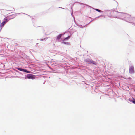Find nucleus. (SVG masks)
<instances>
[{"label":"nucleus","instance_id":"obj_1","mask_svg":"<svg viewBox=\"0 0 135 135\" xmlns=\"http://www.w3.org/2000/svg\"><path fill=\"white\" fill-rule=\"evenodd\" d=\"M84 61L87 62L88 64H92L95 65H96V63L95 62L93 61L91 59H85Z\"/></svg>","mask_w":135,"mask_h":135},{"label":"nucleus","instance_id":"obj_12","mask_svg":"<svg viewBox=\"0 0 135 135\" xmlns=\"http://www.w3.org/2000/svg\"><path fill=\"white\" fill-rule=\"evenodd\" d=\"M20 15H24L25 14L24 13H20Z\"/></svg>","mask_w":135,"mask_h":135},{"label":"nucleus","instance_id":"obj_4","mask_svg":"<svg viewBox=\"0 0 135 135\" xmlns=\"http://www.w3.org/2000/svg\"><path fill=\"white\" fill-rule=\"evenodd\" d=\"M70 38V36H68V37L65 38L64 40H63V41L61 43L62 44H64L67 45H68L70 44L69 43L67 42H65V41L66 40H67V39L69 38Z\"/></svg>","mask_w":135,"mask_h":135},{"label":"nucleus","instance_id":"obj_7","mask_svg":"<svg viewBox=\"0 0 135 135\" xmlns=\"http://www.w3.org/2000/svg\"><path fill=\"white\" fill-rule=\"evenodd\" d=\"M62 34H61L58 35L57 37V40H59L60 39L62 36Z\"/></svg>","mask_w":135,"mask_h":135},{"label":"nucleus","instance_id":"obj_9","mask_svg":"<svg viewBox=\"0 0 135 135\" xmlns=\"http://www.w3.org/2000/svg\"><path fill=\"white\" fill-rule=\"evenodd\" d=\"M10 16V17H9V18H11L9 19H8V20H9L10 19H13V18H14L15 17V16H13V15H11V16Z\"/></svg>","mask_w":135,"mask_h":135},{"label":"nucleus","instance_id":"obj_8","mask_svg":"<svg viewBox=\"0 0 135 135\" xmlns=\"http://www.w3.org/2000/svg\"><path fill=\"white\" fill-rule=\"evenodd\" d=\"M8 11H15V9L13 8L10 7Z\"/></svg>","mask_w":135,"mask_h":135},{"label":"nucleus","instance_id":"obj_3","mask_svg":"<svg viewBox=\"0 0 135 135\" xmlns=\"http://www.w3.org/2000/svg\"><path fill=\"white\" fill-rule=\"evenodd\" d=\"M27 78L28 79H34L35 78V76L33 75L28 74L27 76Z\"/></svg>","mask_w":135,"mask_h":135},{"label":"nucleus","instance_id":"obj_10","mask_svg":"<svg viewBox=\"0 0 135 135\" xmlns=\"http://www.w3.org/2000/svg\"><path fill=\"white\" fill-rule=\"evenodd\" d=\"M95 10H96L97 11L99 12H100L101 11L100 10H99V9H95Z\"/></svg>","mask_w":135,"mask_h":135},{"label":"nucleus","instance_id":"obj_13","mask_svg":"<svg viewBox=\"0 0 135 135\" xmlns=\"http://www.w3.org/2000/svg\"><path fill=\"white\" fill-rule=\"evenodd\" d=\"M114 1V2H115V3H117V2L116 1Z\"/></svg>","mask_w":135,"mask_h":135},{"label":"nucleus","instance_id":"obj_11","mask_svg":"<svg viewBox=\"0 0 135 135\" xmlns=\"http://www.w3.org/2000/svg\"><path fill=\"white\" fill-rule=\"evenodd\" d=\"M132 102L133 103L135 104V100H133Z\"/></svg>","mask_w":135,"mask_h":135},{"label":"nucleus","instance_id":"obj_2","mask_svg":"<svg viewBox=\"0 0 135 135\" xmlns=\"http://www.w3.org/2000/svg\"><path fill=\"white\" fill-rule=\"evenodd\" d=\"M10 17V16H7L4 18V21H3L1 24V27H3L6 22L8 21V19H9L11 18H9Z\"/></svg>","mask_w":135,"mask_h":135},{"label":"nucleus","instance_id":"obj_5","mask_svg":"<svg viewBox=\"0 0 135 135\" xmlns=\"http://www.w3.org/2000/svg\"><path fill=\"white\" fill-rule=\"evenodd\" d=\"M17 69L18 70H20V71H25L27 73H29V72L26 69H21V68H17Z\"/></svg>","mask_w":135,"mask_h":135},{"label":"nucleus","instance_id":"obj_6","mask_svg":"<svg viewBox=\"0 0 135 135\" xmlns=\"http://www.w3.org/2000/svg\"><path fill=\"white\" fill-rule=\"evenodd\" d=\"M129 70L130 73H133L134 71V67L132 66L129 69Z\"/></svg>","mask_w":135,"mask_h":135}]
</instances>
